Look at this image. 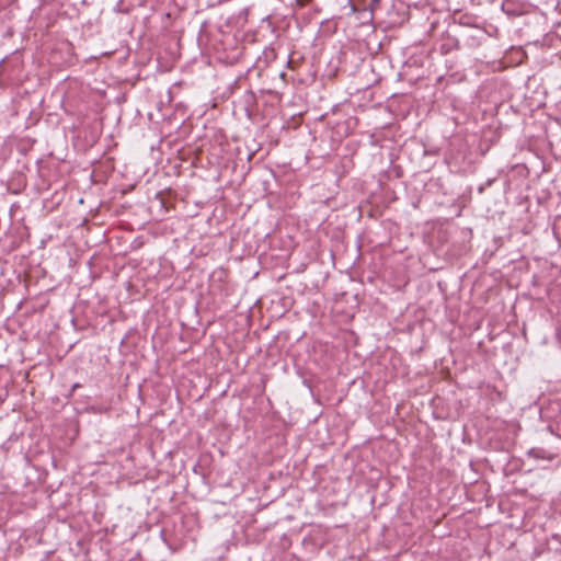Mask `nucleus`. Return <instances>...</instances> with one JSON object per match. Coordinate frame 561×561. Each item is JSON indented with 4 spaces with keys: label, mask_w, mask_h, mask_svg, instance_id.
<instances>
[{
    "label": "nucleus",
    "mask_w": 561,
    "mask_h": 561,
    "mask_svg": "<svg viewBox=\"0 0 561 561\" xmlns=\"http://www.w3.org/2000/svg\"><path fill=\"white\" fill-rule=\"evenodd\" d=\"M459 48L460 45L458 38L447 33L440 38L433 49L438 51L440 55H448Z\"/></svg>",
    "instance_id": "obj_1"
},
{
    "label": "nucleus",
    "mask_w": 561,
    "mask_h": 561,
    "mask_svg": "<svg viewBox=\"0 0 561 561\" xmlns=\"http://www.w3.org/2000/svg\"><path fill=\"white\" fill-rule=\"evenodd\" d=\"M527 455L534 459H541L552 461L557 458V454L545 447H533L527 451Z\"/></svg>",
    "instance_id": "obj_2"
},
{
    "label": "nucleus",
    "mask_w": 561,
    "mask_h": 561,
    "mask_svg": "<svg viewBox=\"0 0 561 561\" xmlns=\"http://www.w3.org/2000/svg\"><path fill=\"white\" fill-rule=\"evenodd\" d=\"M502 10L508 16H518L523 13L522 9L512 0H505L502 3Z\"/></svg>",
    "instance_id": "obj_3"
},
{
    "label": "nucleus",
    "mask_w": 561,
    "mask_h": 561,
    "mask_svg": "<svg viewBox=\"0 0 561 561\" xmlns=\"http://www.w3.org/2000/svg\"><path fill=\"white\" fill-rule=\"evenodd\" d=\"M297 2L300 4V5H305L309 2V0H297Z\"/></svg>",
    "instance_id": "obj_4"
},
{
    "label": "nucleus",
    "mask_w": 561,
    "mask_h": 561,
    "mask_svg": "<svg viewBox=\"0 0 561 561\" xmlns=\"http://www.w3.org/2000/svg\"><path fill=\"white\" fill-rule=\"evenodd\" d=\"M379 0H374V3H377Z\"/></svg>",
    "instance_id": "obj_5"
}]
</instances>
